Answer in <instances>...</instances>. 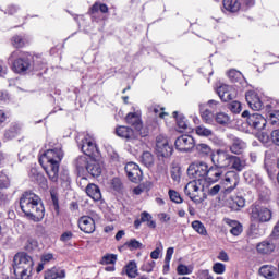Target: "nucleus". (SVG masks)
<instances>
[{
  "instance_id": "obj_1",
  "label": "nucleus",
  "mask_w": 279,
  "mask_h": 279,
  "mask_svg": "<svg viewBox=\"0 0 279 279\" xmlns=\"http://www.w3.org/2000/svg\"><path fill=\"white\" fill-rule=\"evenodd\" d=\"M20 208L32 221L38 222L45 219V206L35 193L25 192L20 198Z\"/></svg>"
},
{
  "instance_id": "obj_2",
  "label": "nucleus",
  "mask_w": 279,
  "mask_h": 279,
  "mask_svg": "<svg viewBox=\"0 0 279 279\" xmlns=\"http://www.w3.org/2000/svg\"><path fill=\"white\" fill-rule=\"evenodd\" d=\"M62 158H64L62 148L48 149L39 158V163L51 182H58V173H60V162H62Z\"/></svg>"
},
{
  "instance_id": "obj_3",
  "label": "nucleus",
  "mask_w": 279,
  "mask_h": 279,
  "mask_svg": "<svg viewBox=\"0 0 279 279\" xmlns=\"http://www.w3.org/2000/svg\"><path fill=\"white\" fill-rule=\"evenodd\" d=\"M13 271L21 279H29L34 271V258L25 252H20L13 257Z\"/></svg>"
},
{
  "instance_id": "obj_4",
  "label": "nucleus",
  "mask_w": 279,
  "mask_h": 279,
  "mask_svg": "<svg viewBox=\"0 0 279 279\" xmlns=\"http://www.w3.org/2000/svg\"><path fill=\"white\" fill-rule=\"evenodd\" d=\"M75 167L78 173H84L87 171V173H90L93 178H99L102 171L99 161L95 160L93 157L88 158L86 156L77 157L75 160Z\"/></svg>"
},
{
  "instance_id": "obj_5",
  "label": "nucleus",
  "mask_w": 279,
  "mask_h": 279,
  "mask_svg": "<svg viewBox=\"0 0 279 279\" xmlns=\"http://www.w3.org/2000/svg\"><path fill=\"white\" fill-rule=\"evenodd\" d=\"M184 193L190 197V199H192V202H195V204H202V202L206 199L204 185H202V182L197 180L190 181L184 187Z\"/></svg>"
},
{
  "instance_id": "obj_6",
  "label": "nucleus",
  "mask_w": 279,
  "mask_h": 279,
  "mask_svg": "<svg viewBox=\"0 0 279 279\" xmlns=\"http://www.w3.org/2000/svg\"><path fill=\"white\" fill-rule=\"evenodd\" d=\"M250 217L251 221H255L257 223H267L271 221V217H274V211H271V209L267 207L252 205L250 207Z\"/></svg>"
},
{
  "instance_id": "obj_7",
  "label": "nucleus",
  "mask_w": 279,
  "mask_h": 279,
  "mask_svg": "<svg viewBox=\"0 0 279 279\" xmlns=\"http://www.w3.org/2000/svg\"><path fill=\"white\" fill-rule=\"evenodd\" d=\"M9 60L12 62V71H14V73H26L32 66L29 59L24 54H21V51L19 50L13 51Z\"/></svg>"
},
{
  "instance_id": "obj_8",
  "label": "nucleus",
  "mask_w": 279,
  "mask_h": 279,
  "mask_svg": "<svg viewBox=\"0 0 279 279\" xmlns=\"http://www.w3.org/2000/svg\"><path fill=\"white\" fill-rule=\"evenodd\" d=\"M187 174L193 180H197V182H202V180H206L208 175V163H192L187 169Z\"/></svg>"
},
{
  "instance_id": "obj_9",
  "label": "nucleus",
  "mask_w": 279,
  "mask_h": 279,
  "mask_svg": "<svg viewBox=\"0 0 279 279\" xmlns=\"http://www.w3.org/2000/svg\"><path fill=\"white\" fill-rule=\"evenodd\" d=\"M242 117L247 119V124L253 130H265L267 125V119L259 113L250 114V111L242 112Z\"/></svg>"
},
{
  "instance_id": "obj_10",
  "label": "nucleus",
  "mask_w": 279,
  "mask_h": 279,
  "mask_svg": "<svg viewBox=\"0 0 279 279\" xmlns=\"http://www.w3.org/2000/svg\"><path fill=\"white\" fill-rule=\"evenodd\" d=\"M231 158L232 155L228 154V151L219 149L211 155V162L214 167H218V169H228Z\"/></svg>"
},
{
  "instance_id": "obj_11",
  "label": "nucleus",
  "mask_w": 279,
  "mask_h": 279,
  "mask_svg": "<svg viewBox=\"0 0 279 279\" xmlns=\"http://www.w3.org/2000/svg\"><path fill=\"white\" fill-rule=\"evenodd\" d=\"M156 153L157 156L169 158L173 154V146L169 145V140L165 135H159L156 138Z\"/></svg>"
},
{
  "instance_id": "obj_12",
  "label": "nucleus",
  "mask_w": 279,
  "mask_h": 279,
  "mask_svg": "<svg viewBox=\"0 0 279 279\" xmlns=\"http://www.w3.org/2000/svg\"><path fill=\"white\" fill-rule=\"evenodd\" d=\"M81 149L83 154H85L86 158H93V156H95V154L98 151L97 144H95V138L87 134L82 141Z\"/></svg>"
},
{
  "instance_id": "obj_13",
  "label": "nucleus",
  "mask_w": 279,
  "mask_h": 279,
  "mask_svg": "<svg viewBox=\"0 0 279 279\" xmlns=\"http://www.w3.org/2000/svg\"><path fill=\"white\" fill-rule=\"evenodd\" d=\"M174 146L179 151H191L195 147V140L191 135H181L175 140Z\"/></svg>"
},
{
  "instance_id": "obj_14",
  "label": "nucleus",
  "mask_w": 279,
  "mask_h": 279,
  "mask_svg": "<svg viewBox=\"0 0 279 279\" xmlns=\"http://www.w3.org/2000/svg\"><path fill=\"white\" fill-rule=\"evenodd\" d=\"M125 121L129 125H132L141 136H147V133L143 132V120L137 112H130L125 117Z\"/></svg>"
},
{
  "instance_id": "obj_15",
  "label": "nucleus",
  "mask_w": 279,
  "mask_h": 279,
  "mask_svg": "<svg viewBox=\"0 0 279 279\" xmlns=\"http://www.w3.org/2000/svg\"><path fill=\"white\" fill-rule=\"evenodd\" d=\"M124 169L131 182H141V180L143 179V171L135 162L126 163Z\"/></svg>"
},
{
  "instance_id": "obj_16",
  "label": "nucleus",
  "mask_w": 279,
  "mask_h": 279,
  "mask_svg": "<svg viewBox=\"0 0 279 279\" xmlns=\"http://www.w3.org/2000/svg\"><path fill=\"white\" fill-rule=\"evenodd\" d=\"M217 95L220 97L221 101H232L236 97V89L230 85H220L217 88Z\"/></svg>"
},
{
  "instance_id": "obj_17",
  "label": "nucleus",
  "mask_w": 279,
  "mask_h": 279,
  "mask_svg": "<svg viewBox=\"0 0 279 279\" xmlns=\"http://www.w3.org/2000/svg\"><path fill=\"white\" fill-rule=\"evenodd\" d=\"M225 190L229 193L239 186V174L234 171H229L225 174Z\"/></svg>"
},
{
  "instance_id": "obj_18",
  "label": "nucleus",
  "mask_w": 279,
  "mask_h": 279,
  "mask_svg": "<svg viewBox=\"0 0 279 279\" xmlns=\"http://www.w3.org/2000/svg\"><path fill=\"white\" fill-rule=\"evenodd\" d=\"M78 228L85 234H93L95 232V220L90 216H82L78 219Z\"/></svg>"
},
{
  "instance_id": "obj_19",
  "label": "nucleus",
  "mask_w": 279,
  "mask_h": 279,
  "mask_svg": "<svg viewBox=\"0 0 279 279\" xmlns=\"http://www.w3.org/2000/svg\"><path fill=\"white\" fill-rule=\"evenodd\" d=\"M116 134L120 138H125L126 141H136V138H138V133L134 132L130 126L121 125L116 128Z\"/></svg>"
},
{
  "instance_id": "obj_20",
  "label": "nucleus",
  "mask_w": 279,
  "mask_h": 279,
  "mask_svg": "<svg viewBox=\"0 0 279 279\" xmlns=\"http://www.w3.org/2000/svg\"><path fill=\"white\" fill-rule=\"evenodd\" d=\"M245 99L252 110H263V101H260V97L256 92L250 90L245 95Z\"/></svg>"
},
{
  "instance_id": "obj_21",
  "label": "nucleus",
  "mask_w": 279,
  "mask_h": 279,
  "mask_svg": "<svg viewBox=\"0 0 279 279\" xmlns=\"http://www.w3.org/2000/svg\"><path fill=\"white\" fill-rule=\"evenodd\" d=\"M245 149H247V144L243 140H241L239 137L232 138V143L230 145L231 154L241 156V154H243V151H245Z\"/></svg>"
},
{
  "instance_id": "obj_22",
  "label": "nucleus",
  "mask_w": 279,
  "mask_h": 279,
  "mask_svg": "<svg viewBox=\"0 0 279 279\" xmlns=\"http://www.w3.org/2000/svg\"><path fill=\"white\" fill-rule=\"evenodd\" d=\"M221 175H223V171H221V168H218L217 166L207 168V181L213 183L219 182V180H221Z\"/></svg>"
},
{
  "instance_id": "obj_23",
  "label": "nucleus",
  "mask_w": 279,
  "mask_h": 279,
  "mask_svg": "<svg viewBox=\"0 0 279 279\" xmlns=\"http://www.w3.org/2000/svg\"><path fill=\"white\" fill-rule=\"evenodd\" d=\"M244 178L246 182L251 184V186H255V189H260L263 184V178H260V175L252 172H245Z\"/></svg>"
},
{
  "instance_id": "obj_24",
  "label": "nucleus",
  "mask_w": 279,
  "mask_h": 279,
  "mask_svg": "<svg viewBox=\"0 0 279 279\" xmlns=\"http://www.w3.org/2000/svg\"><path fill=\"white\" fill-rule=\"evenodd\" d=\"M86 194L88 195V197L94 199V202H99V199H101V190H99V186L93 183L87 185Z\"/></svg>"
},
{
  "instance_id": "obj_25",
  "label": "nucleus",
  "mask_w": 279,
  "mask_h": 279,
  "mask_svg": "<svg viewBox=\"0 0 279 279\" xmlns=\"http://www.w3.org/2000/svg\"><path fill=\"white\" fill-rule=\"evenodd\" d=\"M66 278V271L64 269L52 268L45 272V279H63Z\"/></svg>"
},
{
  "instance_id": "obj_26",
  "label": "nucleus",
  "mask_w": 279,
  "mask_h": 279,
  "mask_svg": "<svg viewBox=\"0 0 279 279\" xmlns=\"http://www.w3.org/2000/svg\"><path fill=\"white\" fill-rule=\"evenodd\" d=\"M199 110H201V118L204 121V123H207L208 125H213L215 121V114H213V111L204 108V105H199Z\"/></svg>"
},
{
  "instance_id": "obj_27",
  "label": "nucleus",
  "mask_w": 279,
  "mask_h": 279,
  "mask_svg": "<svg viewBox=\"0 0 279 279\" xmlns=\"http://www.w3.org/2000/svg\"><path fill=\"white\" fill-rule=\"evenodd\" d=\"M276 250V244L269 242V241H264L259 244H257V252L259 254H271Z\"/></svg>"
},
{
  "instance_id": "obj_28",
  "label": "nucleus",
  "mask_w": 279,
  "mask_h": 279,
  "mask_svg": "<svg viewBox=\"0 0 279 279\" xmlns=\"http://www.w3.org/2000/svg\"><path fill=\"white\" fill-rule=\"evenodd\" d=\"M259 274L264 278L274 279L276 278V267L271 265H264L259 268Z\"/></svg>"
},
{
  "instance_id": "obj_29",
  "label": "nucleus",
  "mask_w": 279,
  "mask_h": 279,
  "mask_svg": "<svg viewBox=\"0 0 279 279\" xmlns=\"http://www.w3.org/2000/svg\"><path fill=\"white\" fill-rule=\"evenodd\" d=\"M195 134L203 138H210V136H215V132L211 129L204 126V124L195 128Z\"/></svg>"
},
{
  "instance_id": "obj_30",
  "label": "nucleus",
  "mask_w": 279,
  "mask_h": 279,
  "mask_svg": "<svg viewBox=\"0 0 279 279\" xmlns=\"http://www.w3.org/2000/svg\"><path fill=\"white\" fill-rule=\"evenodd\" d=\"M231 168L235 171H243L245 169V160H242L241 157L231 155L230 159Z\"/></svg>"
},
{
  "instance_id": "obj_31",
  "label": "nucleus",
  "mask_w": 279,
  "mask_h": 279,
  "mask_svg": "<svg viewBox=\"0 0 279 279\" xmlns=\"http://www.w3.org/2000/svg\"><path fill=\"white\" fill-rule=\"evenodd\" d=\"M231 210H241V208H245V198L241 196H235L229 203Z\"/></svg>"
},
{
  "instance_id": "obj_32",
  "label": "nucleus",
  "mask_w": 279,
  "mask_h": 279,
  "mask_svg": "<svg viewBox=\"0 0 279 279\" xmlns=\"http://www.w3.org/2000/svg\"><path fill=\"white\" fill-rule=\"evenodd\" d=\"M222 4L228 12H239L241 10V3L236 0H223Z\"/></svg>"
},
{
  "instance_id": "obj_33",
  "label": "nucleus",
  "mask_w": 279,
  "mask_h": 279,
  "mask_svg": "<svg viewBox=\"0 0 279 279\" xmlns=\"http://www.w3.org/2000/svg\"><path fill=\"white\" fill-rule=\"evenodd\" d=\"M227 223L230 225V227H231L230 232H231V234H233V236H239V234H241V232H243V226H241V223H239V221L227 220Z\"/></svg>"
},
{
  "instance_id": "obj_34",
  "label": "nucleus",
  "mask_w": 279,
  "mask_h": 279,
  "mask_svg": "<svg viewBox=\"0 0 279 279\" xmlns=\"http://www.w3.org/2000/svg\"><path fill=\"white\" fill-rule=\"evenodd\" d=\"M192 228L195 232H197V234H201L202 236H206L208 234L206 227L199 220H194L192 222Z\"/></svg>"
},
{
  "instance_id": "obj_35",
  "label": "nucleus",
  "mask_w": 279,
  "mask_h": 279,
  "mask_svg": "<svg viewBox=\"0 0 279 279\" xmlns=\"http://www.w3.org/2000/svg\"><path fill=\"white\" fill-rule=\"evenodd\" d=\"M196 151L199 156H210L213 154V148L208 144H197Z\"/></svg>"
},
{
  "instance_id": "obj_36",
  "label": "nucleus",
  "mask_w": 279,
  "mask_h": 279,
  "mask_svg": "<svg viewBox=\"0 0 279 279\" xmlns=\"http://www.w3.org/2000/svg\"><path fill=\"white\" fill-rule=\"evenodd\" d=\"M215 121L218 125H228L230 123V116L226 112H219L215 116Z\"/></svg>"
},
{
  "instance_id": "obj_37",
  "label": "nucleus",
  "mask_w": 279,
  "mask_h": 279,
  "mask_svg": "<svg viewBox=\"0 0 279 279\" xmlns=\"http://www.w3.org/2000/svg\"><path fill=\"white\" fill-rule=\"evenodd\" d=\"M126 276H129V278H136V276H138V267L134 262H130L126 265Z\"/></svg>"
},
{
  "instance_id": "obj_38",
  "label": "nucleus",
  "mask_w": 279,
  "mask_h": 279,
  "mask_svg": "<svg viewBox=\"0 0 279 279\" xmlns=\"http://www.w3.org/2000/svg\"><path fill=\"white\" fill-rule=\"evenodd\" d=\"M142 223H147L148 228H156V221L151 220V215L147 211L141 214Z\"/></svg>"
},
{
  "instance_id": "obj_39",
  "label": "nucleus",
  "mask_w": 279,
  "mask_h": 279,
  "mask_svg": "<svg viewBox=\"0 0 279 279\" xmlns=\"http://www.w3.org/2000/svg\"><path fill=\"white\" fill-rule=\"evenodd\" d=\"M142 165L145 167H154V155L149 151H145L142 155Z\"/></svg>"
},
{
  "instance_id": "obj_40",
  "label": "nucleus",
  "mask_w": 279,
  "mask_h": 279,
  "mask_svg": "<svg viewBox=\"0 0 279 279\" xmlns=\"http://www.w3.org/2000/svg\"><path fill=\"white\" fill-rule=\"evenodd\" d=\"M172 114L173 118L177 119V125L180 128V130H186V128H189L186 124V118L184 116H179L178 111H174Z\"/></svg>"
},
{
  "instance_id": "obj_41",
  "label": "nucleus",
  "mask_w": 279,
  "mask_h": 279,
  "mask_svg": "<svg viewBox=\"0 0 279 279\" xmlns=\"http://www.w3.org/2000/svg\"><path fill=\"white\" fill-rule=\"evenodd\" d=\"M38 247V241L34 238H28L25 244L26 252H34Z\"/></svg>"
},
{
  "instance_id": "obj_42",
  "label": "nucleus",
  "mask_w": 279,
  "mask_h": 279,
  "mask_svg": "<svg viewBox=\"0 0 279 279\" xmlns=\"http://www.w3.org/2000/svg\"><path fill=\"white\" fill-rule=\"evenodd\" d=\"M11 43L13 45V47H16V49H21V47H25V38L15 35L13 36V38L11 39Z\"/></svg>"
},
{
  "instance_id": "obj_43",
  "label": "nucleus",
  "mask_w": 279,
  "mask_h": 279,
  "mask_svg": "<svg viewBox=\"0 0 279 279\" xmlns=\"http://www.w3.org/2000/svg\"><path fill=\"white\" fill-rule=\"evenodd\" d=\"M111 189H113L116 193H121V191H123V183L121 182V179L113 178L111 180Z\"/></svg>"
},
{
  "instance_id": "obj_44",
  "label": "nucleus",
  "mask_w": 279,
  "mask_h": 279,
  "mask_svg": "<svg viewBox=\"0 0 279 279\" xmlns=\"http://www.w3.org/2000/svg\"><path fill=\"white\" fill-rule=\"evenodd\" d=\"M101 265H114L117 263V255L107 254L101 259Z\"/></svg>"
},
{
  "instance_id": "obj_45",
  "label": "nucleus",
  "mask_w": 279,
  "mask_h": 279,
  "mask_svg": "<svg viewBox=\"0 0 279 279\" xmlns=\"http://www.w3.org/2000/svg\"><path fill=\"white\" fill-rule=\"evenodd\" d=\"M177 274L179 276H189L190 274H193V269L189 268L184 264H180L177 268Z\"/></svg>"
},
{
  "instance_id": "obj_46",
  "label": "nucleus",
  "mask_w": 279,
  "mask_h": 279,
  "mask_svg": "<svg viewBox=\"0 0 279 279\" xmlns=\"http://www.w3.org/2000/svg\"><path fill=\"white\" fill-rule=\"evenodd\" d=\"M165 108H160V106H153L150 107V112H154L156 117H159L160 119H165L167 117V112H163Z\"/></svg>"
},
{
  "instance_id": "obj_47",
  "label": "nucleus",
  "mask_w": 279,
  "mask_h": 279,
  "mask_svg": "<svg viewBox=\"0 0 279 279\" xmlns=\"http://www.w3.org/2000/svg\"><path fill=\"white\" fill-rule=\"evenodd\" d=\"M100 11L102 14H108V5L104 4V3H95L92 7V14H95V12Z\"/></svg>"
},
{
  "instance_id": "obj_48",
  "label": "nucleus",
  "mask_w": 279,
  "mask_h": 279,
  "mask_svg": "<svg viewBox=\"0 0 279 279\" xmlns=\"http://www.w3.org/2000/svg\"><path fill=\"white\" fill-rule=\"evenodd\" d=\"M169 197L171 202H174V204H182V196L180 193L175 192V190L169 191Z\"/></svg>"
},
{
  "instance_id": "obj_49",
  "label": "nucleus",
  "mask_w": 279,
  "mask_h": 279,
  "mask_svg": "<svg viewBox=\"0 0 279 279\" xmlns=\"http://www.w3.org/2000/svg\"><path fill=\"white\" fill-rule=\"evenodd\" d=\"M213 271L214 274H218L219 276L226 274V264L215 263L213 266Z\"/></svg>"
},
{
  "instance_id": "obj_50",
  "label": "nucleus",
  "mask_w": 279,
  "mask_h": 279,
  "mask_svg": "<svg viewBox=\"0 0 279 279\" xmlns=\"http://www.w3.org/2000/svg\"><path fill=\"white\" fill-rule=\"evenodd\" d=\"M154 267H156V262L149 259L142 266V271H146L147 274H151L154 271Z\"/></svg>"
},
{
  "instance_id": "obj_51",
  "label": "nucleus",
  "mask_w": 279,
  "mask_h": 279,
  "mask_svg": "<svg viewBox=\"0 0 279 279\" xmlns=\"http://www.w3.org/2000/svg\"><path fill=\"white\" fill-rule=\"evenodd\" d=\"M243 76V74H241V72L236 71V70H230L228 72V77L231 82H239V80Z\"/></svg>"
},
{
  "instance_id": "obj_52",
  "label": "nucleus",
  "mask_w": 279,
  "mask_h": 279,
  "mask_svg": "<svg viewBox=\"0 0 279 279\" xmlns=\"http://www.w3.org/2000/svg\"><path fill=\"white\" fill-rule=\"evenodd\" d=\"M125 245L126 247H129V250H140V247H143V244L138 242L136 239L126 242Z\"/></svg>"
},
{
  "instance_id": "obj_53",
  "label": "nucleus",
  "mask_w": 279,
  "mask_h": 279,
  "mask_svg": "<svg viewBox=\"0 0 279 279\" xmlns=\"http://www.w3.org/2000/svg\"><path fill=\"white\" fill-rule=\"evenodd\" d=\"M10 186V179L8 178V174L0 173V189H8Z\"/></svg>"
},
{
  "instance_id": "obj_54",
  "label": "nucleus",
  "mask_w": 279,
  "mask_h": 279,
  "mask_svg": "<svg viewBox=\"0 0 279 279\" xmlns=\"http://www.w3.org/2000/svg\"><path fill=\"white\" fill-rule=\"evenodd\" d=\"M51 201H52V207L54 208L56 213H60V204L58 202V194L54 192H51Z\"/></svg>"
},
{
  "instance_id": "obj_55",
  "label": "nucleus",
  "mask_w": 279,
  "mask_h": 279,
  "mask_svg": "<svg viewBox=\"0 0 279 279\" xmlns=\"http://www.w3.org/2000/svg\"><path fill=\"white\" fill-rule=\"evenodd\" d=\"M35 180L43 186V189H47V179L43 174L37 173Z\"/></svg>"
},
{
  "instance_id": "obj_56",
  "label": "nucleus",
  "mask_w": 279,
  "mask_h": 279,
  "mask_svg": "<svg viewBox=\"0 0 279 279\" xmlns=\"http://www.w3.org/2000/svg\"><path fill=\"white\" fill-rule=\"evenodd\" d=\"M160 247H156V250H154L150 253V258H153V260H158L160 258V253L162 252V243H160Z\"/></svg>"
},
{
  "instance_id": "obj_57",
  "label": "nucleus",
  "mask_w": 279,
  "mask_h": 279,
  "mask_svg": "<svg viewBox=\"0 0 279 279\" xmlns=\"http://www.w3.org/2000/svg\"><path fill=\"white\" fill-rule=\"evenodd\" d=\"M230 110H231V112L239 114V112H241V102H239V101L231 102Z\"/></svg>"
},
{
  "instance_id": "obj_58",
  "label": "nucleus",
  "mask_w": 279,
  "mask_h": 279,
  "mask_svg": "<svg viewBox=\"0 0 279 279\" xmlns=\"http://www.w3.org/2000/svg\"><path fill=\"white\" fill-rule=\"evenodd\" d=\"M175 252V248L169 247L166 252L165 263L169 264L171 263V258H173V253Z\"/></svg>"
},
{
  "instance_id": "obj_59",
  "label": "nucleus",
  "mask_w": 279,
  "mask_h": 279,
  "mask_svg": "<svg viewBox=\"0 0 279 279\" xmlns=\"http://www.w3.org/2000/svg\"><path fill=\"white\" fill-rule=\"evenodd\" d=\"M270 124L276 125L279 122V111L270 113Z\"/></svg>"
},
{
  "instance_id": "obj_60",
  "label": "nucleus",
  "mask_w": 279,
  "mask_h": 279,
  "mask_svg": "<svg viewBox=\"0 0 279 279\" xmlns=\"http://www.w3.org/2000/svg\"><path fill=\"white\" fill-rule=\"evenodd\" d=\"M218 260H222V263H228V260H230V256H228V253H226V251H221L218 256H217Z\"/></svg>"
},
{
  "instance_id": "obj_61",
  "label": "nucleus",
  "mask_w": 279,
  "mask_h": 279,
  "mask_svg": "<svg viewBox=\"0 0 279 279\" xmlns=\"http://www.w3.org/2000/svg\"><path fill=\"white\" fill-rule=\"evenodd\" d=\"M220 191H221V185L217 184V185H214L211 189L208 190V194L214 197V196L217 195Z\"/></svg>"
},
{
  "instance_id": "obj_62",
  "label": "nucleus",
  "mask_w": 279,
  "mask_h": 279,
  "mask_svg": "<svg viewBox=\"0 0 279 279\" xmlns=\"http://www.w3.org/2000/svg\"><path fill=\"white\" fill-rule=\"evenodd\" d=\"M171 178L174 182H180V178H181L180 170L178 169L171 170Z\"/></svg>"
},
{
  "instance_id": "obj_63",
  "label": "nucleus",
  "mask_w": 279,
  "mask_h": 279,
  "mask_svg": "<svg viewBox=\"0 0 279 279\" xmlns=\"http://www.w3.org/2000/svg\"><path fill=\"white\" fill-rule=\"evenodd\" d=\"M50 260H53V254L47 253L41 256V263L47 264L50 263Z\"/></svg>"
},
{
  "instance_id": "obj_64",
  "label": "nucleus",
  "mask_w": 279,
  "mask_h": 279,
  "mask_svg": "<svg viewBox=\"0 0 279 279\" xmlns=\"http://www.w3.org/2000/svg\"><path fill=\"white\" fill-rule=\"evenodd\" d=\"M258 138L262 143H269V134L263 132L258 134Z\"/></svg>"
}]
</instances>
